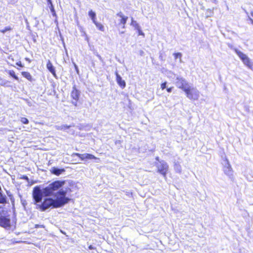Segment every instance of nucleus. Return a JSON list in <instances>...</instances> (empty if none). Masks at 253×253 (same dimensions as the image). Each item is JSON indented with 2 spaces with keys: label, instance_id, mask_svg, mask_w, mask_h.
<instances>
[{
  "label": "nucleus",
  "instance_id": "nucleus-21",
  "mask_svg": "<svg viewBox=\"0 0 253 253\" xmlns=\"http://www.w3.org/2000/svg\"><path fill=\"white\" fill-rule=\"evenodd\" d=\"M131 24L134 27L135 29L137 30L140 28L139 24L135 21L132 20Z\"/></svg>",
  "mask_w": 253,
  "mask_h": 253
},
{
  "label": "nucleus",
  "instance_id": "nucleus-29",
  "mask_svg": "<svg viewBox=\"0 0 253 253\" xmlns=\"http://www.w3.org/2000/svg\"><path fill=\"white\" fill-rule=\"evenodd\" d=\"M172 90V87H169V88H168L167 89V91L168 92H170Z\"/></svg>",
  "mask_w": 253,
  "mask_h": 253
},
{
  "label": "nucleus",
  "instance_id": "nucleus-30",
  "mask_svg": "<svg viewBox=\"0 0 253 253\" xmlns=\"http://www.w3.org/2000/svg\"><path fill=\"white\" fill-rule=\"evenodd\" d=\"M25 60L28 61L29 63H30L31 62V60L29 58L26 57L25 58Z\"/></svg>",
  "mask_w": 253,
  "mask_h": 253
},
{
  "label": "nucleus",
  "instance_id": "nucleus-2",
  "mask_svg": "<svg viewBox=\"0 0 253 253\" xmlns=\"http://www.w3.org/2000/svg\"><path fill=\"white\" fill-rule=\"evenodd\" d=\"M57 204L54 199L51 198H44L41 204L37 206V208L42 211H45L49 208H58Z\"/></svg>",
  "mask_w": 253,
  "mask_h": 253
},
{
  "label": "nucleus",
  "instance_id": "nucleus-33",
  "mask_svg": "<svg viewBox=\"0 0 253 253\" xmlns=\"http://www.w3.org/2000/svg\"><path fill=\"white\" fill-rule=\"evenodd\" d=\"M251 15L253 17V11L251 12Z\"/></svg>",
  "mask_w": 253,
  "mask_h": 253
},
{
  "label": "nucleus",
  "instance_id": "nucleus-26",
  "mask_svg": "<svg viewBox=\"0 0 253 253\" xmlns=\"http://www.w3.org/2000/svg\"><path fill=\"white\" fill-rule=\"evenodd\" d=\"M16 64L21 68H23L24 67V65L22 63V62L20 61L17 62Z\"/></svg>",
  "mask_w": 253,
  "mask_h": 253
},
{
  "label": "nucleus",
  "instance_id": "nucleus-15",
  "mask_svg": "<svg viewBox=\"0 0 253 253\" xmlns=\"http://www.w3.org/2000/svg\"><path fill=\"white\" fill-rule=\"evenodd\" d=\"M7 203V198L2 193L1 188H0V204H5Z\"/></svg>",
  "mask_w": 253,
  "mask_h": 253
},
{
  "label": "nucleus",
  "instance_id": "nucleus-4",
  "mask_svg": "<svg viewBox=\"0 0 253 253\" xmlns=\"http://www.w3.org/2000/svg\"><path fill=\"white\" fill-rule=\"evenodd\" d=\"M234 50L245 65L250 68H252L253 63L250 58L245 54L243 53L237 48H234Z\"/></svg>",
  "mask_w": 253,
  "mask_h": 253
},
{
  "label": "nucleus",
  "instance_id": "nucleus-1",
  "mask_svg": "<svg viewBox=\"0 0 253 253\" xmlns=\"http://www.w3.org/2000/svg\"><path fill=\"white\" fill-rule=\"evenodd\" d=\"M65 183L64 180L54 181L44 188L42 191L39 186H35L33 188L32 193L35 204L41 202L43 196L49 197L54 195L56 197L54 200L58 208L68 203L71 200V199L66 195L72 192L70 188H66L65 190L61 189L54 194V192L62 187Z\"/></svg>",
  "mask_w": 253,
  "mask_h": 253
},
{
  "label": "nucleus",
  "instance_id": "nucleus-5",
  "mask_svg": "<svg viewBox=\"0 0 253 253\" xmlns=\"http://www.w3.org/2000/svg\"><path fill=\"white\" fill-rule=\"evenodd\" d=\"M12 222L9 215H0V226L5 229H9L12 227Z\"/></svg>",
  "mask_w": 253,
  "mask_h": 253
},
{
  "label": "nucleus",
  "instance_id": "nucleus-32",
  "mask_svg": "<svg viewBox=\"0 0 253 253\" xmlns=\"http://www.w3.org/2000/svg\"><path fill=\"white\" fill-rule=\"evenodd\" d=\"M64 127L65 128H69L70 127V126H64Z\"/></svg>",
  "mask_w": 253,
  "mask_h": 253
},
{
  "label": "nucleus",
  "instance_id": "nucleus-31",
  "mask_svg": "<svg viewBox=\"0 0 253 253\" xmlns=\"http://www.w3.org/2000/svg\"><path fill=\"white\" fill-rule=\"evenodd\" d=\"M23 179H28V177L27 176H24L23 177Z\"/></svg>",
  "mask_w": 253,
  "mask_h": 253
},
{
  "label": "nucleus",
  "instance_id": "nucleus-3",
  "mask_svg": "<svg viewBox=\"0 0 253 253\" xmlns=\"http://www.w3.org/2000/svg\"><path fill=\"white\" fill-rule=\"evenodd\" d=\"M184 92L185 93L186 97L191 100H197L199 98V92L196 88L191 87L185 89Z\"/></svg>",
  "mask_w": 253,
  "mask_h": 253
},
{
  "label": "nucleus",
  "instance_id": "nucleus-12",
  "mask_svg": "<svg viewBox=\"0 0 253 253\" xmlns=\"http://www.w3.org/2000/svg\"><path fill=\"white\" fill-rule=\"evenodd\" d=\"M65 170L64 169H58L56 167H52L50 170L51 173L55 175L56 176L60 175L61 173L64 172Z\"/></svg>",
  "mask_w": 253,
  "mask_h": 253
},
{
  "label": "nucleus",
  "instance_id": "nucleus-34",
  "mask_svg": "<svg viewBox=\"0 0 253 253\" xmlns=\"http://www.w3.org/2000/svg\"><path fill=\"white\" fill-rule=\"evenodd\" d=\"M250 21H251V23L253 24V20L252 19H250Z\"/></svg>",
  "mask_w": 253,
  "mask_h": 253
},
{
  "label": "nucleus",
  "instance_id": "nucleus-11",
  "mask_svg": "<svg viewBox=\"0 0 253 253\" xmlns=\"http://www.w3.org/2000/svg\"><path fill=\"white\" fill-rule=\"evenodd\" d=\"M116 79L118 85L122 88H124L126 86V82L123 80L121 76L118 74V72H115Z\"/></svg>",
  "mask_w": 253,
  "mask_h": 253
},
{
  "label": "nucleus",
  "instance_id": "nucleus-8",
  "mask_svg": "<svg viewBox=\"0 0 253 253\" xmlns=\"http://www.w3.org/2000/svg\"><path fill=\"white\" fill-rule=\"evenodd\" d=\"M176 80V84L178 88L182 89L184 91H185L186 88H188L190 87L188 83L184 79L182 78H177Z\"/></svg>",
  "mask_w": 253,
  "mask_h": 253
},
{
  "label": "nucleus",
  "instance_id": "nucleus-23",
  "mask_svg": "<svg viewBox=\"0 0 253 253\" xmlns=\"http://www.w3.org/2000/svg\"><path fill=\"white\" fill-rule=\"evenodd\" d=\"M175 59L179 58L180 60L182 57V54L180 52H177L173 54Z\"/></svg>",
  "mask_w": 253,
  "mask_h": 253
},
{
  "label": "nucleus",
  "instance_id": "nucleus-35",
  "mask_svg": "<svg viewBox=\"0 0 253 253\" xmlns=\"http://www.w3.org/2000/svg\"><path fill=\"white\" fill-rule=\"evenodd\" d=\"M125 33V32H121L120 33L121 34H124Z\"/></svg>",
  "mask_w": 253,
  "mask_h": 253
},
{
  "label": "nucleus",
  "instance_id": "nucleus-13",
  "mask_svg": "<svg viewBox=\"0 0 253 253\" xmlns=\"http://www.w3.org/2000/svg\"><path fill=\"white\" fill-rule=\"evenodd\" d=\"M46 68L55 78L57 77L55 67L50 60H48L47 62Z\"/></svg>",
  "mask_w": 253,
  "mask_h": 253
},
{
  "label": "nucleus",
  "instance_id": "nucleus-27",
  "mask_svg": "<svg viewBox=\"0 0 253 253\" xmlns=\"http://www.w3.org/2000/svg\"><path fill=\"white\" fill-rule=\"evenodd\" d=\"M8 59L9 60H11L12 61H14L13 57L11 55H9L8 56Z\"/></svg>",
  "mask_w": 253,
  "mask_h": 253
},
{
  "label": "nucleus",
  "instance_id": "nucleus-7",
  "mask_svg": "<svg viewBox=\"0 0 253 253\" xmlns=\"http://www.w3.org/2000/svg\"><path fill=\"white\" fill-rule=\"evenodd\" d=\"M169 167L166 162L163 161L157 166V172L162 175L163 177H166L169 171Z\"/></svg>",
  "mask_w": 253,
  "mask_h": 253
},
{
  "label": "nucleus",
  "instance_id": "nucleus-24",
  "mask_svg": "<svg viewBox=\"0 0 253 253\" xmlns=\"http://www.w3.org/2000/svg\"><path fill=\"white\" fill-rule=\"evenodd\" d=\"M136 30L137 31L138 35L139 36H142L143 37L145 36V35H144V33L141 31L140 28L138 29H137Z\"/></svg>",
  "mask_w": 253,
  "mask_h": 253
},
{
  "label": "nucleus",
  "instance_id": "nucleus-20",
  "mask_svg": "<svg viewBox=\"0 0 253 253\" xmlns=\"http://www.w3.org/2000/svg\"><path fill=\"white\" fill-rule=\"evenodd\" d=\"M12 30V28L10 26L5 27L4 29L0 30V32L4 34L6 32L10 31Z\"/></svg>",
  "mask_w": 253,
  "mask_h": 253
},
{
  "label": "nucleus",
  "instance_id": "nucleus-17",
  "mask_svg": "<svg viewBox=\"0 0 253 253\" xmlns=\"http://www.w3.org/2000/svg\"><path fill=\"white\" fill-rule=\"evenodd\" d=\"M88 15L90 17V18L91 19L93 23L96 21V14L92 10H90L88 11Z\"/></svg>",
  "mask_w": 253,
  "mask_h": 253
},
{
  "label": "nucleus",
  "instance_id": "nucleus-9",
  "mask_svg": "<svg viewBox=\"0 0 253 253\" xmlns=\"http://www.w3.org/2000/svg\"><path fill=\"white\" fill-rule=\"evenodd\" d=\"M80 92L76 88L75 86H73V90L71 92V97L72 99L75 100V102H73L72 103L75 106H77V102L79 100Z\"/></svg>",
  "mask_w": 253,
  "mask_h": 253
},
{
  "label": "nucleus",
  "instance_id": "nucleus-16",
  "mask_svg": "<svg viewBox=\"0 0 253 253\" xmlns=\"http://www.w3.org/2000/svg\"><path fill=\"white\" fill-rule=\"evenodd\" d=\"M7 73L9 75L10 77H12L15 80H18L19 78L16 75L15 72L13 70H8L7 71Z\"/></svg>",
  "mask_w": 253,
  "mask_h": 253
},
{
  "label": "nucleus",
  "instance_id": "nucleus-18",
  "mask_svg": "<svg viewBox=\"0 0 253 253\" xmlns=\"http://www.w3.org/2000/svg\"><path fill=\"white\" fill-rule=\"evenodd\" d=\"M93 23L99 31L101 32L104 31V27L101 23L98 22L97 21L93 22Z\"/></svg>",
  "mask_w": 253,
  "mask_h": 253
},
{
  "label": "nucleus",
  "instance_id": "nucleus-6",
  "mask_svg": "<svg viewBox=\"0 0 253 253\" xmlns=\"http://www.w3.org/2000/svg\"><path fill=\"white\" fill-rule=\"evenodd\" d=\"M116 16L120 18L119 19V22L117 23H115V26L117 28H119L121 27L122 28L124 29L126 28V24L128 20V17L125 15L124 13L120 11L116 14Z\"/></svg>",
  "mask_w": 253,
  "mask_h": 253
},
{
  "label": "nucleus",
  "instance_id": "nucleus-14",
  "mask_svg": "<svg viewBox=\"0 0 253 253\" xmlns=\"http://www.w3.org/2000/svg\"><path fill=\"white\" fill-rule=\"evenodd\" d=\"M21 74L23 76V77L26 78L29 81L32 82L34 81L32 76L29 72L22 71V72H21Z\"/></svg>",
  "mask_w": 253,
  "mask_h": 253
},
{
  "label": "nucleus",
  "instance_id": "nucleus-10",
  "mask_svg": "<svg viewBox=\"0 0 253 253\" xmlns=\"http://www.w3.org/2000/svg\"><path fill=\"white\" fill-rule=\"evenodd\" d=\"M76 156H77L80 160L82 161L86 160H99V158L96 157L92 154L89 153H85V154H80V153H75V154Z\"/></svg>",
  "mask_w": 253,
  "mask_h": 253
},
{
  "label": "nucleus",
  "instance_id": "nucleus-25",
  "mask_svg": "<svg viewBox=\"0 0 253 253\" xmlns=\"http://www.w3.org/2000/svg\"><path fill=\"white\" fill-rule=\"evenodd\" d=\"M167 82H165L161 84V88L162 89H164L166 87Z\"/></svg>",
  "mask_w": 253,
  "mask_h": 253
},
{
  "label": "nucleus",
  "instance_id": "nucleus-36",
  "mask_svg": "<svg viewBox=\"0 0 253 253\" xmlns=\"http://www.w3.org/2000/svg\"><path fill=\"white\" fill-rule=\"evenodd\" d=\"M214 2H216V0H213Z\"/></svg>",
  "mask_w": 253,
  "mask_h": 253
},
{
  "label": "nucleus",
  "instance_id": "nucleus-19",
  "mask_svg": "<svg viewBox=\"0 0 253 253\" xmlns=\"http://www.w3.org/2000/svg\"><path fill=\"white\" fill-rule=\"evenodd\" d=\"M48 3L50 5L49 8L53 16H56V12L51 0H47Z\"/></svg>",
  "mask_w": 253,
  "mask_h": 253
},
{
  "label": "nucleus",
  "instance_id": "nucleus-28",
  "mask_svg": "<svg viewBox=\"0 0 253 253\" xmlns=\"http://www.w3.org/2000/svg\"><path fill=\"white\" fill-rule=\"evenodd\" d=\"M88 249L89 250H94V249H95V248L93 247L92 245H89L88 246Z\"/></svg>",
  "mask_w": 253,
  "mask_h": 253
},
{
  "label": "nucleus",
  "instance_id": "nucleus-22",
  "mask_svg": "<svg viewBox=\"0 0 253 253\" xmlns=\"http://www.w3.org/2000/svg\"><path fill=\"white\" fill-rule=\"evenodd\" d=\"M20 121L22 124L25 125L28 124L29 123V120H28V119L25 117L21 118Z\"/></svg>",
  "mask_w": 253,
  "mask_h": 253
}]
</instances>
